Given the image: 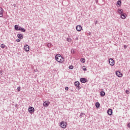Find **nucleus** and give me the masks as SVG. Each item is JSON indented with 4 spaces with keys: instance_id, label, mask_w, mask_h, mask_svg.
<instances>
[{
    "instance_id": "obj_3",
    "label": "nucleus",
    "mask_w": 130,
    "mask_h": 130,
    "mask_svg": "<svg viewBox=\"0 0 130 130\" xmlns=\"http://www.w3.org/2000/svg\"><path fill=\"white\" fill-rule=\"evenodd\" d=\"M74 84L75 87H76L77 90H80L81 89V86H80V82L79 81H76Z\"/></svg>"
},
{
    "instance_id": "obj_11",
    "label": "nucleus",
    "mask_w": 130,
    "mask_h": 130,
    "mask_svg": "<svg viewBox=\"0 0 130 130\" xmlns=\"http://www.w3.org/2000/svg\"><path fill=\"white\" fill-rule=\"evenodd\" d=\"M21 28V26H19L18 25H15L14 26V29L15 30H16V31H20V29Z\"/></svg>"
},
{
    "instance_id": "obj_29",
    "label": "nucleus",
    "mask_w": 130,
    "mask_h": 130,
    "mask_svg": "<svg viewBox=\"0 0 130 130\" xmlns=\"http://www.w3.org/2000/svg\"><path fill=\"white\" fill-rule=\"evenodd\" d=\"M123 47H124V49H126V48H127V46L124 45L123 46Z\"/></svg>"
},
{
    "instance_id": "obj_28",
    "label": "nucleus",
    "mask_w": 130,
    "mask_h": 130,
    "mask_svg": "<svg viewBox=\"0 0 130 130\" xmlns=\"http://www.w3.org/2000/svg\"><path fill=\"white\" fill-rule=\"evenodd\" d=\"M71 53H75V50L73 49H71Z\"/></svg>"
},
{
    "instance_id": "obj_34",
    "label": "nucleus",
    "mask_w": 130,
    "mask_h": 130,
    "mask_svg": "<svg viewBox=\"0 0 130 130\" xmlns=\"http://www.w3.org/2000/svg\"><path fill=\"white\" fill-rule=\"evenodd\" d=\"M127 126H128V127H130V123H129L127 124Z\"/></svg>"
},
{
    "instance_id": "obj_30",
    "label": "nucleus",
    "mask_w": 130,
    "mask_h": 130,
    "mask_svg": "<svg viewBox=\"0 0 130 130\" xmlns=\"http://www.w3.org/2000/svg\"><path fill=\"white\" fill-rule=\"evenodd\" d=\"M17 42H20L21 41V39H17L16 40Z\"/></svg>"
},
{
    "instance_id": "obj_19",
    "label": "nucleus",
    "mask_w": 130,
    "mask_h": 130,
    "mask_svg": "<svg viewBox=\"0 0 130 130\" xmlns=\"http://www.w3.org/2000/svg\"><path fill=\"white\" fill-rule=\"evenodd\" d=\"M95 107H96V108H99V107H100V104L99 103H95Z\"/></svg>"
},
{
    "instance_id": "obj_26",
    "label": "nucleus",
    "mask_w": 130,
    "mask_h": 130,
    "mask_svg": "<svg viewBox=\"0 0 130 130\" xmlns=\"http://www.w3.org/2000/svg\"><path fill=\"white\" fill-rule=\"evenodd\" d=\"M82 69H83V71H87V69H86V67H85V66H83Z\"/></svg>"
},
{
    "instance_id": "obj_27",
    "label": "nucleus",
    "mask_w": 130,
    "mask_h": 130,
    "mask_svg": "<svg viewBox=\"0 0 130 130\" xmlns=\"http://www.w3.org/2000/svg\"><path fill=\"white\" fill-rule=\"evenodd\" d=\"M17 91H18V92H20V91H21V87H17Z\"/></svg>"
},
{
    "instance_id": "obj_2",
    "label": "nucleus",
    "mask_w": 130,
    "mask_h": 130,
    "mask_svg": "<svg viewBox=\"0 0 130 130\" xmlns=\"http://www.w3.org/2000/svg\"><path fill=\"white\" fill-rule=\"evenodd\" d=\"M67 124L68 123H67V122H64V121H61L59 123V126L62 128H67Z\"/></svg>"
},
{
    "instance_id": "obj_8",
    "label": "nucleus",
    "mask_w": 130,
    "mask_h": 130,
    "mask_svg": "<svg viewBox=\"0 0 130 130\" xmlns=\"http://www.w3.org/2000/svg\"><path fill=\"white\" fill-rule=\"evenodd\" d=\"M49 104H50V102L49 101H46L44 102L43 106L45 107H47V106H48L49 105Z\"/></svg>"
},
{
    "instance_id": "obj_21",
    "label": "nucleus",
    "mask_w": 130,
    "mask_h": 130,
    "mask_svg": "<svg viewBox=\"0 0 130 130\" xmlns=\"http://www.w3.org/2000/svg\"><path fill=\"white\" fill-rule=\"evenodd\" d=\"M47 47L49 48H51V47L52 46V44H50V43H48L47 44Z\"/></svg>"
},
{
    "instance_id": "obj_15",
    "label": "nucleus",
    "mask_w": 130,
    "mask_h": 130,
    "mask_svg": "<svg viewBox=\"0 0 130 130\" xmlns=\"http://www.w3.org/2000/svg\"><path fill=\"white\" fill-rule=\"evenodd\" d=\"M108 114L109 115H112V109H109L108 110Z\"/></svg>"
},
{
    "instance_id": "obj_13",
    "label": "nucleus",
    "mask_w": 130,
    "mask_h": 130,
    "mask_svg": "<svg viewBox=\"0 0 130 130\" xmlns=\"http://www.w3.org/2000/svg\"><path fill=\"white\" fill-rule=\"evenodd\" d=\"M120 17L121 19H124L125 18H126V14L123 13H121Z\"/></svg>"
},
{
    "instance_id": "obj_12",
    "label": "nucleus",
    "mask_w": 130,
    "mask_h": 130,
    "mask_svg": "<svg viewBox=\"0 0 130 130\" xmlns=\"http://www.w3.org/2000/svg\"><path fill=\"white\" fill-rule=\"evenodd\" d=\"M17 36L19 39H23V38H24V37H23V34H18Z\"/></svg>"
},
{
    "instance_id": "obj_6",
    "label": "nucleus",
    "mask_w": 130,
    "mask_h": 130,
    "mask_svg": "<svg viewBox=\"0 0 130 130\" xmlns=\"http://www.w3.org/2000/svg\"><path fill=\"white\" fill-rule=\"evenodd\" d=\"M109 63L112 66H114V60L113 58H110L109 59Z\"/></svg>"
},
{
    "instance_id": "obj_33",
    "label": "nucleus",
    "mask_w": 130,
    "mask_h": 130,
    "mask_svg": "<svg viewBox=\"0 0 130 130\" xmlns=\"http://www.w3.org/2000/svg\"><path fill=\"white\" fill-rule=\"evenodd\" d=\"M3 71H0V74L1 75V76L3 75Z\"/></svg>"
},
{
    "instance_id": "obj_35",
    "label": "nucleus",
    "mask_w": 130,
    "mask_h": 130,
    "mask_svg": "<svg viewBox=\"0 0 130 130\" xmlns=\"http://www.w3.org/2000/svg\"><path fill=\"white\" fill-rule=\"evenodd\" d=\"M97 23H98V21H96L95 22V25H96V24H97Z\"/></svg>"
},
{
    "instance_id": "obj_9",
    "label": "nucleus",
    "mask_w": 130,
    "mask_h": 130,
    "mask_svg": "<svg viewBox=\"0 0 130 130\" xmlns=\"http://www.w3.org/2000/svg\"><path fill=\"white\" fill-rule=\"evenodd\" d=\"M116 75L119 78H120V77H122V74L121 73V72H120V71H117L116 72Z\"/></svg>"
},
{
    "instance_id": "obj_22",
    "label": "nucleus",
    "mask_w": 130,
    "mask_h": 130,
    "mask_svg": "<svg viewBox=\"0 0 130 130\" xmlns=\"http://www.w3.org/2000/svg\"><path fill=\"white\" fill-rule=\"evenodd\" d=\"M69 69H70V70H73L74 69V66H73V65H71L69 66Z\"/></svg>"
},
{
    "instance_id": "obj_4",
    "label": "nucleus",
    "mask_w": 130,
    "mask_h": 130,
    "mask_svg": "<svg viewBox=\"0 0 130 130\" xmlns=\"http://www.w3.org/2000/svg\"><path fill=\"white\" fill-rule=\"evenodd\" d=\"M34 111H35V109H34L32 107H29L28 112H29V113L32 114V113H34Z\"/></svg>"
},
{
    "instance_id": "obj_36",
    "label": "nucleus",
    "mask_w": 130,
    "mask_h": 130,
    "mask_svg": "<svg viewBox=\"0 0 130 130\" xmlns=\"http://www.w3.org/2000/svg\"><path fill=\"white\" fill-rule=\"evenodd\" d=\"M96 3H98V0L95 1Z\"/></svg>"
},
{
    "instance_id": "obj_20",
    "label": "nucleus",
    "mask_w": 130,
    "mask_h": 130,
    "mask_svg": "<svg viewBox=\"0 0 130 130\" xmlns=\"http://www.w3.org/2000/svg\"><path fill=\"white\" fill-rule=\"evenodd\" d=\"M118 13H119V14H120V15H121V14H122V9H119L118 10Z\"/></svg>"
},
{
    "instance_id": "obj_17",
    "label": "nucleus",
    "mask_w": 130,
    "mask_h": 130,
    "mask_svg": "<svg viewBox=\"0 0 130 130\" xmlns=\"http://www.w3.org/2000/svg\"><path fill=\"white\" fill-rule=\"evenodd\" d=\"M19 31H21V32H26V29L23 27H20Z\"/></svg>"
},
{
    "instance_id": "obj_18",
    "label": "nucleus",
    "mask_w": 130,
    "mask_h": 130,
    "mask_svg": "<svg viewBox=\"0 0 130 130\" xmlns=\"http://www.w3.org/2000/svg\"><path fill=\"white\" fill-rule=\"evenodd\" d=\"M80 61H81L82 62V63H85V62H86V59H85L84 58H82L80 59Z\"/></svg>"
},
{
    "instance_id": "obj_25",
    "label": "nucleus",
    "mask_w": 130,
    "mask_h": 130,
    "mask_svg": "<svg viewBox=\"0 0 130 130\" xmlns=\"http://www.w3.org/2000/svg\"><path fill=\"white\" fill-rule=\"evenodd\" d=\"M67 41H68V42H72V39L71 38H67Z\"/></svg>"
},
{
    "instance_id": "obj_24",
    "label": "nucleus",
    "mask_w": 130,
    "mask_h": 130,
    "mask_svg": "<svg viewBox=\"0 0 130 130\" xmlns=\"http://www.w3.org/2000/svg\"><path fill=\"white\" fill-rule=\"evenodd\" d=\"M120 4H121V1H120V0L118 1L117 2V5H120Z\"/></svg>"
},
{
    "instance_id": "obj_5",
    "label": "nucleus",
    "mask_w": 130,
    "mask_h": 130,
    "mask_svg": "<svg viewBox=\"0 0 130 130\" xmlns=\"http://www.w3.org/2000/svg\"><path fill=\"white\" fill-rule=\"evenodd\" d=\"M80 82H81V83H88V79L85 78H81L80 79Z\"/></svg>"
},
{
    "instance_id": "obj_23",
    "label": "nucleus",
    "mask_w": 130,
    "mask_h": 130,
    "mask_svg": "<svg viewBox=\"0 0 130 130\" xmlns=\"http://www.w3.org/2000/svg\"><path fill=\"white\" fill-rule=\"evenodd\" d=\"M1 48H5V47H6V45L2 44L1 45Z\"/></svg>"
},
{
    "instance_id": "obj_37",
    "label": "nucleus",
    "mask_w": 130,
    "mask_h": 130,
    "mask_svg": "<svg viewBox=\"0 0 130 130\" xmlns=\"http://www.w3.org/2000/svg\"><path fill=\"white\" fill-rule=\"evenodd\" d=\"M76 40H78V38H76Z\"/></svg>"
},
{
    "instance_id": "obj_31",
    "label": "nucleus",
    "mask_w": 130,
    "mask_h": 130,
    "mask_svg": "<svg viewBox=\"0 0 130 130\" xmlns=\"http://www.w3.org/2000/svg\"><path fill=\"white\" fill-rule=\"evenodd\" d=\"M65 90H66V91H68V90H69V87H65Z\"/></svg>"
},
{
    "instance_id": "obj_1",
    "label": "nucleus",
    "mask_w": 130,
    "mask_h": 130,
    "mask_svg": "<svg viewBox=\"0 0 130 130\" xmlns=\"http://www.w3.org/2000/svg\"><path fill=\"white\" fill-rule=\"evenodd\" d=\"M55 60L59 62L60 63H62L63 62V57L60 55V54H58L56 55L55 56Z\"/></svg>"
},
{
    "instance_id": "obj_16",
    "label": "nucleus",
    "mask_w": 130,
    "mask_h": 130,
    "mask_svg": "<svg viewBox=\"0 0 130 130\" xmlns=\"http://www.w3.org/2000/svg\"><path fill=\"white\" fill-rule=\"evenodd\" d=\"M100 95L102 97H104L105 96V92L104 91H101L100 92Z\"/></svg>"
},
{
    "instance_id": "obj_14",
    "label": "nucleus",
    "mask_w": 130,
    "mask_h": 130,
    "mask_svg": "<svg viewBox=\"0 0 130 130\" xmlns=\"http://www.w3.org/2000/svg\"><path fill=\"white\" fill-rule=\"evenodd\" d=\"M4 14V9L3 8H0V17H2Z\"/></svg>"
},
{
    "instance_id": "obj_32",
    "label": "nucleus",
    "mask_w": 130,
    "mask_h": 130,
    "mask_svg": "<svg viewBox=\"0 0 130 130\" xmlns=\"http://www.w3.org/2000/svg\"><path fill=\"white\" fill-rule=\"evenodd\" d=\"M129 92V91L128 90H126V91H125V93H126V94H128Z\"/></svg>"
},
{
    "instance_id": "obj_7",
    "label": "nucleus",
    "mask_w": 130,
    "mask_h": 130,
    "mask_svg": "<svg viewBox=\"0 0 130 130\" xmlns=\"http://www.w3.org/2000/svg\"><path fill=\"white\" fill-rule=\"evenodd\" d=\"M24 49L26 52H28L30 50V47L28 45H25L24 46Z\"/></svg>"
},
{
    "instance_id": "obj_10",
    "label": "nucleus",
    "mask_w": 130,
    "mask_h": 130,
    "mask_svg": "<svg viewBox=\"0 0 130 130\" xmlns=\"http://www.w3.org/2000/svg\"><path fill=\"white\" fill-rule=\"evenodd\" d=\"M82 26H81V25L76 26V30L78 32H80V31H81L82 30Z\"/></svg>"
}]
</instances>
